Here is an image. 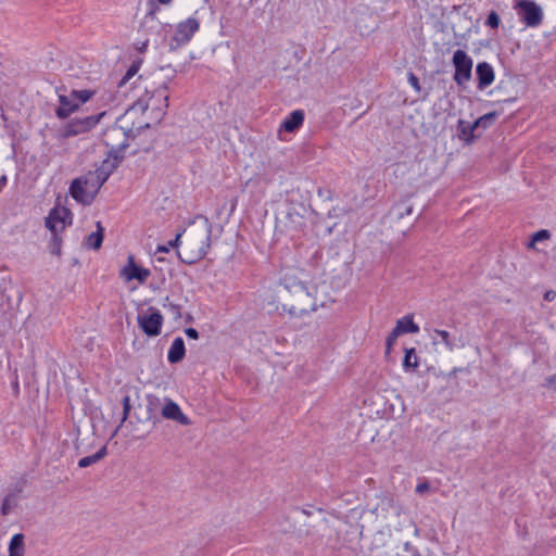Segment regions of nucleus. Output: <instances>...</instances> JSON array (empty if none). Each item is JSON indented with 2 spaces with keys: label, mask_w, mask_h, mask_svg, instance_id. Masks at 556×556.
Wrapping results in <instances>:
<instances>
[{
  "label": "nucleus",
  "mask_w": 556,
  "mask_h": 556,
  "mask_svg": "<svg viewBox=\"0 0 556 556\" xmlns=\"http://www.w3.org/2000/svg\"><path fill=\"white\" fill-rule=\"evenodd\" d=\"M394 328L400 332V334L419 332V326L414 321L412 314L405 315L404 317L397 319Z\"/></svg>",
  "instance_id": "16"
},
{
  "label": "nucleus",
  "mask_w": 556,
  "mask_h": 556,
  "mask_svg": "<svg viewBox=\"0 0 556 556\" xmlns=\"http://www.w3.org/2000/svg\"><path fill=\"white\" fill-rule=\"evenodd\" d=\"M283 286L288 291H290L301 298L302 296H305V298L311 296V292H309L307 286L302 281H292L291 283H289L288 280H285Z\"/></svg>",
  "instance_id": "22"
},
{
  "label": "nucleus",
  "mask_w": 556,
  "mask_h": 556,
  "mask_svg": "<svg viewBox=\"0 0 556 556\" xmlns=\"http://www.w3.org/2000/svg\"><path fill=\"white\" fill-rule=\"evenodd\" d=\"M544 386L548 387V388L556 389V375H552V376L547 377Z\"/></svg>",
  "instance_id": "40"
},
{
  "label": "nucleus",
  "mask_w": 556,
  "mask_h": 556,
  "mask_svg": "<svg viewBox=\"0 0 556 556\" xmlns=\"http://www.w3.org/2000/svg\"><path fill=\"white\" fill-rule=\"evenodd\" d=\"M476 75H477V88L479 90H484L494 81L495 75L494 70L488 62H480L476 66Z\"/></svg>",
  "instance_id": "11"
},
{
  "label": "nucleus",
  "mask_w": 556,
  "mask_h": 556,
  "mask_svg": "<svg viewBox=\"0 0 556 556\" xmlns=\"http://www.w3.org/2000/svg\"><path fill=\"white\" fill-rule=\"evenodd\" d=\"M518 17L528 27H538L543 21L542 8L532 0H518L514 5Z\"/></svg>",
  "instance_id": "4"
},
{
  "label": "nucleus",
  "mask_w": 556,
  "mask_h": 556,
  "mask_svg": "<svg viewBox=\"0 0 556 556\" xmlns=\"http://www.w3.org/2000/svg\"><path fill=\"white\" fill-rule=\"evenodd\" d=\"M405 552L409 553L410 556H421L418 549H416L409 542L404 544Z\"/></svg>",
  "instance_id": "36"
},
{
  "label": "nucleus",
  "mask_w": 556,
  "mask_h": 556,
  "mask_svg": "<svg viewBox=\"0 0 556 556\" xmlns=\"http://www.w3.org/2000/svg\"><path fill=\"white\" fill-rule=\"evenodd\" d=\"M501 18L497 12L491 11L485 20V25L492 29H496L500 26Z\"/></svg>",
  "instance_id": "25"
},
{
  "label": "nucleus",
  "mask_w": 556,
  "mask_h": 556,
  "mask_svg": "<svg viewBox=\"0 0 556 556\" xmlns=\"http://www.w3.org/2000/svg\"><path fill=\"white\" fill-rule=\"evenodd\" d=\"M11 511V500L10 497H5L2 502L1 513L2 515H8Z\"/></svg>",
  "instance_id": "35"
},
{
  "label": "nucleus",
  "mask_w": 556,
  "mask_h": 556,
  "mask_svg": "<svg viewBox=\"0 0 556 556\" xmlns=\"http://www.w3.org/2000/svg\"><path fill=\"white\" fill-rule=\"evenodd\" d=\"M106 454H108V450H106V446L104 445L93 455L85 456V457L80 458L78 462V467L87 468V467L98 463L102 458H104Z\"/></svg>",
  "instance_id": "21"
},
{
  "label": "nucleus",
  "mask_w": 556,
  "mask_h": 556,
  "mask_svg": "<svg viewBox=\"0 0 556 556\" xmlns=\"http://www.w3.org/2000/svg\"><path fill=\"white\" fill-rule=\"evenodd\" d=\"M283 311L288 312L291 316H295L296 315V308L294 306H291L289 308H287L286 305L282 306Z\"/></svg>",
  "instance_id": "46"
},
{
  "label": "nucleus",
  "mask_w": 556,
  "mask_h": 556,
  "mask_svg": "<svg viewBox=\"0 0 556 556\" xmlns=\"http://www.w3.org/2000/svg\"><path fill=\"white\" fill-rule=\"evenodd\" d=\"M497 116H498V113L495 111L486 113V114L480 116L479 118H477L473 122V126L476 127V129H479V128L486 129L493 125V123L495 122Z\"/></svg>",
  "instance_id": "23"
},
{
  "label": "nucleus",
  "mask_w": 556,
  "mask_h": 556,
  "mask_svg": "<svg viewBox=\"0 0 556 556\" xmlns=\"http://www.w3.org/2000/svg\"><path fill=\"white\" fill-rule=\"evenodd\" d=\"M186 320H187V321H191V320H192V317H191L189 314H187V315H186Z\"/></svg>",
  "instance_id": "51"
},
{
  "label": "nucleus",
  "mask_w": 556,
  "mask_h": 556,
  "mask_svg": "<svg viewBox=\"0 0 556 556\" xmlns=\"http://www.w3.org/2000/svg\"><path fill=\"white\" fill-rule=\"evenodd\" d=\"M168 248H174V240H169L167 242V245H159L156 251L157 252H167Z\"/></svg>",
  "instance_id": "41"
},
{
  "label": "nucleus",
  "mask_w": 556,
  "mask_h": 556,
  "mask_svg": "<svg viewBox=\"0 0 556 556\" xmlns=\"http://www.w3.org/2000/svg\"><path fill=\"white\" fill-rule=\"evenodd\" d=\"M119 136H123V137H125V136H126V134H125L124 129H123V128H121V127H112V128L108 131V134H106V144H108V146L110 144V142H109V140H110V139L117 138V137H119ZM111 146H112V149H113V148H114V144H112V143H111Z\"/></svg>",
  "instance_id": "30"
},
{
  "label": "nucleus",
  "mask_w": 556,
  "mask_h": 556,
  "mask_svg": "<svg viewBox=\"0 0 556 556\" xmlns=\"http://www.w3.org/2000/svg\"><path fill=\"white\" fill-rule=\"evenodd\" d=\"M551 237V232L546 229H541L532 235V240L529 247H533L535 242L547 240Z\"/></svg>",
  "instance_id": "27"
},
{
  "label": "nucleus",
  "mask_w": 556,
  "mask_h": 556,
  "mask_svg": "<svg viewBox=\"0 0 556 556\" xmlns=\"http://www.w3.org/2000/svg\"><path fill=\"white\" fill-rule=\"evenodd\" d=\"M175 309H176V318L181 317V313L179 312L178 305L175 306Z\"/></svg>",
  "instance_id": "48"
},
{
  "label": "nucleus",
  "mask_w": 556,
  "mask_h": 556,
  "mask_svg": "<svg viewBox=\"0 0 556 556\" xmlns=\"http://www.w3.org/2000/svg\"><path fill=\"white\" fill-rule=\"evenodd\" d=\"M176 422H180L182 425H189V418L181 412L180 407L176 404Z\"/></svg>",
  "instance_id": "34"
},
{
  "label": "nucleus",
  "mask_w": 556,
  "mask_h": 556,
  "mask_svg": "<svg viewBox=\"0 0 556 556\" xmlns=\"http://www.w3.org/2000/svg\"><path fill=\"white\" fill-rule=\"evenodd\" d=\"M185 333H186V336H187L189 339H194V340H197V339L199 338V332H198V330H197V329H194V328H191V327H190V328H186V329H185Z\"/></svg>",
  "instance_id": "38"
},
{
  "label": "nucleus",
  "mask_w": 556,
  "mask_h": 556,
  "mask_svg": "<svg viewBox=\"0 0 556 556\" xmlns=\"http://www.w3.org/2000/svg\"><path fill=\"white\" fill-rule=\"evenodd\" d=\"M199 21L194 17H189L186 21L180 22L176 25V42H189L194 33L199 30Z\"/></svg>",
  "instance_id": "10"
},
{
  "label": "nucleus",
  "mask_w": 556,
  "mask_h": 556,
  "mask_svg": "<svg viewBox=\"0 0 556 556\" xmlns=\"http://www.w3.org/2000/svg\"><path fill=\"white\" fill-rule=\"evenodd\" d=\"M150 126H151L150 122H144V124L138 126V129L143 128V127H150Z\"/></svg>",
  "instance_id": "47"
},
{
  "label": "nucleus",
  "mask_w": 556,
  "mask_h": 556,
  "mask_svg": "<svg viewBox=\"0 0 556 556\" xmlns=\"http://www.w3.org/2000/svg\"><path fill=\"white\" fill-rule=\"evenodd\" d=\"M162 4H168L172 0H157Z\"/></svg>",
  "instance_id": "50"
},
{
  "label": "nucleus",
  "mask_w": 556,
  "mask_h": 556,
  "mask_svg": "<svg viewBox=\"0 0 556 556\" xmlns=\"http://www.w3.org/2000/svg\"><path fill=\"white\" fill-rule=\"evenodd\" d=\"M138 72V65L132 64L118 83V87H123L129 79H131Z\"/></svg>",
  "instance_id": "29"
},
{
  "label": "nucleus",
  "mask_w": 556,
  "mask_h": 556,
  "mask_svg": "<svg viewBox=\"0 0 556 556\" xmlns=\"http://www.w3.org/2000/svg\"><path fill=\"white\" fill-rule=\"evenodd\" d=\"M511 101H514V99H507V100H505V102H511Z\"/></svg>",
  "instance_id": "53"
},
{
  "label": "nucleus",
  "mask_w": 556,
  "mask_h": 556,
  "mask_svg": "<svg viewBox=\"0 0 556 556\" xmlns=\"http://www.w3.org/2000/svg\"><path fill=\"white\" fill-rule=\"evenodd\" d=\"M434 332L441 337L443 343L448 350L454 349V343L450 339V333L446 330L435 329Z\"/></svg>",
  "instance_id": "31"
},
{
  "label": "nucleus",
  "mask_w": 556,
  "mask_h": 556,
  "mask_svg": "<svg viewBox=\"0 0 556 556\" xmlns=\"http://www.w3.org/2000/svg\"><path fill=\"white\" fill-rule=\"evenodd\" d=\"M147 401V413L142 415L139 413L141 404L138 395L134 399L130 395H125L123 397V416L119 424L112 432L111 438L115 437L118 431L122 430L124 431L125 437L130 438L131 440H140L144 438V434L139 433L135 425V420L137 424L153 420V425L156 426L160 421V416L166 419H174V401L172 399H161L157 395L150 394L148 395Z\"/></svg>",
  "instance_id": "1"
},
{
  "label": "nucleus",
  "mask_w": 556,
  "mask_h": 556,
  "mask_svg": "<svg viewBox=\"0 0 556 556\" xmlns=\"http://www.w3.org/2000/svg\"><path fill=\"white\" fill-rule=\"evenodd\" d=\"M70 216V212L65 208H53L50 211L46 218V226L56 238V235L63 231L67 225L66 219Z\"/></svg>",
  "instance_id": "9"
},
{
  "label": "nucleus",
  "mask_w": 556,
  "mask_h": 556,
  "mask_svg": "<svg viewBox=\"0 0 556 556\" xmlns=\"http://www.w3.org/2000/svg\"><path fill=\"white\" fill-rule=\"evenodd\" d=\"M316 309H317V305L315 303H313L309 308H300L299 312L301 315H307L312 312H315Z\"/></svg>",
  "instance_id": "42"
},
{
  "label": "nucleus",
  "mask_w": 556,
  "mask_h": 556,
  "mask_svg": "<svg viewBox=\"0 0 556 556\" xmlns=\"http://www.w3.org/2000/svg\"><path fill=\"white\" fill-rule=\"evenodd\" d=\"M59 102L60 106L56 109L55 114L61 119L67 118L80 106L71 93L70 96H59Z\"/></svg>",
  "instance_id": "13"
},
{
  "label": "nucleus",
  "mask_w": 556,
  "mask_h": 556,
  "mask_svg": "<svg viewBox=\"0 0 556 556\" xmlns=\"http://www.w3.org/2000/svg\"><path fill=\"white\" fill-rule=\"evenodd\" d=\"M104 228L100 222H97V230L91 232L86 240V245L92 250H99L103 241Z\"/></svg>",
  "instance_id": "18"
},
{
  "label": "nucleus",
  "mask_w": 556,
  "mask_h": 556,
  "mask_svg": "<svg viewBox=\"0 0 556 556\" xmlns=\"http://www.w3.org/2000/svg\"><path fill=\"white\" fill-rule=\"evenodd\" d=\"M186 355V348L182 338L176 337V363L180 362Z\"/></svg>",
  "instance_id": "28"
},
{
  "label": "nucleus",
  "mask_w": 556,
  "mask_h": 556,
  "mask_svg": "<svg viewBox=\"0 0 556 556\" xmlns=\"http://www.w3.org/2000/svg\"><path fill=\"white\" fill-rule=\"evenodd\" d=\"M210 228L200 230L190 229L182 232H176V255L184 262L191 264L202 258L206 254L210 240Z\"/></svg>",
  "instance_id": "2"
},
{
  "label": "nucleus",
  "mask_w": 556,
  "mask_h": 556,
  "mask_svg": "<svg viewBox=\"0 0 556 556\" xmlns=\"http://www.w3.org/2000/svg\"><path fill=\"white\" fill-rule=\"evenodd\" d=\"M70 194L74 200L84 205H89L94 200L97 192L92 191L86 176L74 179L70 186Z\"/></svg>",
  "instance_id": "7"
},
{
  "label": "nucleus",
  "mask_w": 556,
  "mask_h": 556,
  "mask_svg": "<svg viewBox=\"0 0 556 556\" xmlns=\"http://www.w3.org/2000/svg\"><path fill=\"white\" fill-rule=\"evenodd\" d=\"M167 359L170 364H174V342L168 348Z\"/></svg>",
  "instance_id": "44"
},
{
  "label": "nucleus",
  "mask_w": 556,
  "mask_h": 556,
  "mask_svg": "<svg viewBox=\"0 0 556 556\" xmlns=\"http://www.w3.org/2000/svg\"><path fill=\"white\" fill-rule=\"evenodd\" d=\"M555 296H556L555 291H553V290H548V291H546V292L544 293L543 299H544L545 301H547V302H551V301H553V300L555 299Z\"/></svg>",
  "instance_id": "43"
},
{
  "label": "nucleus",
  "mask_w": 556,
  "mask_h": 556,
  "mask_svg": "<svg viewBox=\"0 0 556 556\" xmlns=\"http://www.w3.org/2000/svg\"><path fill=\"white\" fill-rule=\"evenodd\" d=\"M419 366V358L416 354L415 348L405 349V355L403 359V369L406 372L415 371Z\"/></svg>",
  "instance_id": "17"
},
{
  "label": "nucleus",
  "mask_w": 556,
  "mask_h": 556,
  "mask_svg": "<svg viewBox=\"0 0 556 556\" xmlns=\"http://www.w3.org/2000/svg\"><path fill=\"white\" fill-rule=\"evenodd\" d=\"M104 113H101L98 115H89L71 119L63 129V137L70 138L91 130L98 125Z\"/></svg>",
  "instance_id": "6"
},
{
  "label": "nucleus",
  "mask_w": 556,
  "mask_h": 556,
  "mask_svg": "<svg viewBox=\"0 0 556 556\" xmlns=\"http://www.w3.org/2000/svg\"><path fill=\"white\" fill-rule=\"evenodd\" d=\"M457 130H458V137L462 140H464L465 142L469 143L473 140V138H475L473 132L476 130V127L473 126V124H469L463 119H459Z\"/></svg>",
  "instance_id": "19"
},
{
  "label": "nucleus",
  "mask_w": 556,
  "mask_h": 556,
  "mask_svg": "<svg viewBox=\"0 0 556 556\" xmlns=\"http://www.w3.org/2000/svg\"><path fill=\"white\" fill-rule=\"evenodd\" d=\"M13 387H15V389L17 390L18 389V382L16 381L15 383H13Z\"/></svg>",
  "instance_id": "52"
},
{
  "label": "nucleus",
  "mask_w": 556,
  "mask_h": 556,
  "mask_svg": "<svg viewBox=\"0 0 556 556\" xmlns=\"http://www.w3.org/2000/svg\"><path fill=\"white\" fill-rule=\"evenodd\" d=\"M128 265L125 266L122 271H121V275L127 280V281H130V280H134V279H137L138 281L140 282H143L147 280V278L149 277L150 275V271L148 269H144V268H141V267H138L135 262H134V257L130 255L128 257Z\"/></svg>",
  "instance_id": "12"
},
{
  "label": "nucleus",
  "mask_w": 556,
  "mask_h": 556,
  "mask_svg": "<svg viewBox=\"0 0 556 556\" xmlns=\"http://www.w3.org/2000/svg\"><path fill=\"white\" fill-rule=\"evenodd\" d=\"M394 210L397 211L396 216H397L399 219H401V218H403L405 216H408V215H410L413 213V206L412 205H407L403 210H401V206L397 205V206L394 207Z\"/></svg>",
  "instance_id": "33"
},
{
  "label": "nucleus",
  "mask_w": 556,
  "mask_h": 556,
  "mask_svg": "<svg viewBox=\"0 0 556 556\" xmlns=\"http://www.w3.org/2000/svg\"><path fill=\"white\" fill-rule=\"evenodd\" d=\"M163 316L159 311L138 315V324L148 336H157L161 332Z\"/></svg>",
  "instance_id": "8"
},
{
  "label": "nucleus",
  "mask_w": 556,
  "mask_h": 556,
  "mask_svg": "<svg viewBox=\"0 0 556 556\" xmlns=\"http://www.w3.org/2000/svg\"><path fill=\"white\" fill-rule=\"evenodd\" d=\"M400 332L396 331L395 328H393L391 330V332L388 334L387 339H386V353L389 354L392 346L394 345L396 339L400 337Z\"/></svg>",
  "instance_id": "26"
},
{
  "label": "nucleus",
  "mask_w": 556,
  "mask_h": 556,
  "mask_svg": "<svg viewBox=\"0 0 556 556\" xmlns=\"http://www.w3.org/2000/svg\"><path fill=\"white\" fill-rule=\"evenodd\" d=\"M317 193L319 197H321L326 200H332V192L330 189L318 188Z\"/></svg>",
  "instance_id": "37"
},
{
  "label": "nucleus",
  "mask_w": 556,
  "mask_h": 556,
  "mask_svg": "<svg viewBox=\"0 0 556 556\" xmlns=\"http://www.w3.org/2000/svg\"><path fill=\"white\" fill-rule=\"evenodd\" d=\"M452 62L455 67L453 78L458 86H463L471 79L473 61L464 50H456Z\"/></svg>",
  "instance_id": "5"
},
{
  "label": "nucleus",
  "mask_w": 556,
  "mask_h": 556,
  "mask_svg": "<svg viewBox=\"0 0 556 556\" xmlns=\"http://www.w3.org/2000/svg\"><path fill=\"white\" fill-rule=\"evenodd\" d=\"M407 80L409 83V85L416 90V91H420L421 90V87H420V84H419V79L418 77L413 73V72H408L407 74Z\"/></svg>",
  "instance_id": "32"
},
{
  "label": "nucleus",
  "mask_w": 556,
  "mask_h": 556,
  "mask_svg": "<svg viewBox=\"0 0 556 556\" xmlns=\"http://www.w3.org/2000/svg\"><path fill=\"white\" fill-rule=\"evenodd\" d=\"M429 489H430V485L428 482H421V483L417 484L416 493L424 494L425 492L429 491Z\"/></svg>",
  "instance_id": "39"
},
{
  "label": "nucleus",
  "mask_w": 556,
  "mask_h": 556,
  "mask_svg": "<svg viewBox=\"0 0 556 556\" xmlns=\"http://www.w3.org/2000/svg\"><path fill=\"white\" fill-rule=\"evenodd\" d=\"M169 96L165 90H157L153 93L148 102L139 100L128 110V114L137 115L139 113H149L152 123H159L164 116V109L168 106Z\"/></svg>",
  "instance_id": "3"
},
{
  "label": "nucleus",
  "mask_w": 556,
  "mask_h": 556,
  "mask_svg": "<svg viewBox=\"0 0 556 556\" xmlns=\"http://www.w3.org/2000/svg\"><path fill=\"white\" fill-rule=\"evenodd\" d=\"M111 172L105 170L104 168H98L94 172H89L87 175V179L90 182V187H92V191L98 193L101 186L108 180Z\"/></svg>",
  "instance_id": "15"
},
{
  "label": "nucleus",
  "mask_w": 556,
  "mask_h": 556,
  "mask_svg": "<svg viewBox=\"0 0 556 556\" xmlns=\"http://www.w3.org/2000/svg\"><path fill=\"white\" fill-rule=\"evenodd\" d=\"M71 94L75 98L77 103L79 105H81V104L87 102L92 97L93 91L87 90V89H84V90H73L71 92Z\"/></svg>",
  "instance_id": "24"
},
{
  "label": "nucleus",
  "mask_w": 556,
  "mask_h": 556,
  "mask_svg": "<svg viewBox=\"0 0 556 556\" xmlns=\"http://www.w3.org/2000/svg\"><path fill=\"white\" fill-rule=\"evenodd\" d=\"M460 371H464V368L454 367V368H453V369L447 374V377H448V378L456 377L457 372H460Z\"/></svg>",
  "instance_id": "45"
},
{
  "label": "nucleus",
  "mask_w": 556,
  "mask_h": 556,
  "mask_svg": "<svg viewBox=\"0 0 556 556\" xmlns=\"http://www.w3.org/2000/svg\"><path fill=\"white\" fill-rule=\"evenodd\" d=\"M304 122V112L302 110H294L286 116L281 122L279 130L293 132L298 130Z\"/></svg>",
  "instance_id": "14"
},
{
  "label": "nucleus",
  "mask_w": 556,
  "mask_h": 556,
  "mask_svg": "<svg viewBox=\"0 0 556 556\" xmlns=\"http://www.w3.org/2000/svg\"><path fill=\"white\" fill-rule=\"evenodd\" d=\"M9 556H24V535L17 533L12 536L9 545Z\"/></svg>",
  "instance_id": "20"
},
{
  "label": "nucleus",
  "mask_w": 556,
  "mask_h": 556,
  "mask_svg": "<svg viewBox=\"0 0 556 556\" xmlns=\"http://www.w3.org/2000/svg\"><path fill=\"white\" fill-rule=\"evenodd\" d=\"M121 148L125 149L126 147H128V143L126 142V138L124 139V141L119 144Z\"/></svg>",
  "instance_id": "49"
}]
</instances>
